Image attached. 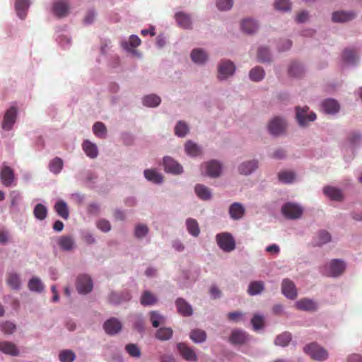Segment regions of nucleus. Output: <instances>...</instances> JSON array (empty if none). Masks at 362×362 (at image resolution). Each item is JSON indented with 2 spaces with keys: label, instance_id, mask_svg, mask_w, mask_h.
<instances>
[{
  "label": "nucleus",
  "instance_id": "1",
  "mask_svg": "<svg viewBox=\"0 0 362 362\" xmlns=\"http://www.w3.org/2000/svg\"><path fill=\"white\" fill-rule=\"evenodd\" d=\"M303 349L312 359L315 361H323L329 356L327 351L315 342L306 345Z\"/></svg>",
  "mask_w": 362,
  "mask_h": 362
},
{
  "label": "nucleus",
  "instance_id": "2",
  "mask_svg": "<svg viewBox=\"0 0 362 362\" xmlns=\"http://www.w3.org/2000/svg\"><path fill=\"white\" fill-rule=\"evenodd\" d=\"M216 240L219 247L224 252H231L235 247V242L231 234L228 233H218Z\"/></svg>",
  "mask_w": 362,
  "mask_h": 362
},
{
  "label": "nucleus",
  "instance_id": "3",
  "mask_svg": "<svg viewBox=\"0 0 362 362\" xmlns=\"http://www.w3.org/2000/svg\"><path fill=\"white\" fill-rule=\"evenodd\" d=\"M308 110L309 108L307 106L296 107V119L300 126H305L316 119V115L313 112H308Z\"/></svg>",
  "mask_w": 362,
  "mask_h": 362
},
{
  "label": "nucleus",
  "instance_id": "4",
  "mask_svg": "<svg viewBox=\"0 0 362 362\" xmlns=\"http://www.w3.org/2000/svg\"><path fill=\"white\" fill-rule=\"evenodd\" d=\"M281 212L289 219L299 218L303 214V209L298 204L288 202L281 208Z\"/></svg>",
  "mask_w": 362,
  "mask_h": 362
},
{
  "label": "nucleus",
  "instance_id": "5",
  "mask_svg": "<svg viewBox=\"0 0 362 362\" xmlns=\"http://www.w3.org/2000/svg\"><path fill=\"white\" fill-rule=\"evenodd\" d=\"M76 289L79 293L86 294L93 289V281L88 275H80L76 281Z\"/></svg>",
  "mask_w": 362,
  "mask_h": 362
},
{
  "label": "nucleus",
  "instance_id": "6",
  "mask_svg": "<svg viewBox=\"0 0 362 362\" xmlns=\"http://www.w3.org/2000/svg\"><path fill=\"white\" fill-rule=\"evenodd\" d=\"M235 70L234 64L229 61H222L218 66V78L220 80H224L228 76L233 74Z\"/></svg>",
  "mask_w": 362,
  "mask_h": 362
},
{
  "label": "nucleus",
  "instance_id": "7",
  "mask_svg": "<svg viewBox=\"0 0 362 362\" xmlns=\"http://www.w3.org/2000/svg\"><path fill=\"white\" fill-rule=\"evenodd\" d=\"M17 110L14 107L9 108L5 113L2 122V128L5 130H11L16 122Z\"/></svg>",
  "mask_w": 362,
  "mask_h": 362
},
{
  "label": "nucleus",
  "instance_id": "8",
  "mask_svg": "<svg viewBox=\"0 0 362 362\" xmlns=\"http://www.w3.org/2000/svg\"><path fill=\"white\" fill-rule=\"evenodd\" d=\"M269 132L273 135H279L285 131L286 122L279 117L274 118L268 126Z\"/></svg>",
  "mask_w": 362,
  "mask_h": 362
},
{
  "label": "nucleus",
  "instance_id": "9",
  "mask_svg": "<svg viewBox=\"0 0 362 362\" xmlns=\"http://www.w3.org/2000/svg\"><path fill=\"white\" fill-rule=\"evenodd\" d=\"M281 291L284 295L288 298L293 300L297 296V290L294 283L288 279L283 280L281 284Z\"/></svg>",
  "mask_w": 362,
  "mask_h": 362
},
{
  "label": "nucleus",
  "instance_id": "10",
  "mask_svg": "<svg viewBox=\"0 0 362 362\" xmlns=\"http://www.w3.org/2000/svg\"><path fill=\"white\" fill-rule=\"evenodd\" d=\"M205 167L206 175L211 177H218L221 172V165L219 162L212 160L203 165Z\"/></svg>",
  "mask_w": 362,
  "mask_h": 362
},
{
  "label": "nucleus",
  "instance_id": "11",
  "mask_svg": "<svg viewBox=\"0 0 362 362\" xmlns=\"http://www.w3.org/2000/svg\"><path fill=\"white\" fill-rule=\"evenodd\" d=\"M103 328L107 334L114 335L121 330L122 325L117 319L112 317L104 323Z\"/></svg>",
  "mask_w": 362,
  "mask_h": 362
},
{
  "label": "nucleus",
  "instance_id": "12",
  "mask_svg": "<svg viewBox=\"0 0 362 362\" xmlns=\"http://www.w3.org/2000/svg\"><path fill=\"white\" fill-rule=\"evenodd\" d=\"M69 6L64 1L57 0L53 4V13L58 18H63L66 16L69 13Z\"/></svg>",
  "mask_w": 362,
  "mask_h": 362
},
{
  "label": "nucleus",
  "instance_id": "13",
  "mask_svg": "<svg viewBox=\"0 0 362 362\" xmlns=\"http://www.w3.org/2000/svg\"><path fill=\"white\" fill-rule=\"evenodd\" d=\"M356 13L354 11H339L332 13V21L337 23H345L355 18Z\"/></svg>",
  "mask_w": 362,
  "mask_h": 362
},
{
  "label": "nucleus",
  "instance_id": "14",
  "mask_svg": "<svg viewBox=\"0 0 362 362\" xmlns=\"http://www.w3.org/2000/svg\"><path fill=\"white\" fill-rule=\"evenodd\" d=\"M165 170L168 173L180 174L182 172V167L170 157L163 158Z\"/></svg>",
  "mask_w": 362,
  "mask_h": 362
},
{
  "label": "nucleus",
  "instance_id": "15",
  "mask_svg": "<svg viewBox=\"0 0 362 362\" xmlns=\"http://www.w3.org/2000/svg\"><path fill=\"white\" fill-rule=\"evenodd\" d=\"M230 217L233 220L241 219L245 213L243 205L239 202L233 203L228 209Z\"/></svg>",
  "mask_w": 362,
  "mask_h": 362
},
{
  "label": "nucleus",
  "instance_id": "16",
  "mask_svg": "<svg viewBox=\"0 0 362 362\" xmlns=\"http://www.w3.org/2000/svg\"><path fill=\"white\" fill-rule=\"evenodd\" d=\"M248 339L249 335L240 329L233 330L229 337V341L233 344H243Z\"/></svg>",
  "mask_w": 362,
  "mask_h": 362
},
{
  "label": "nucleus",
  "instance_id": "17",
  "mask_svg": "<svg viewBox=\"0 0 362 362\" xmlns=\"http://www.w3.org/2000/svg\"><path fill=\"white\" fill-rule=\"evenodd\" d=\"M295 307L299 310L315 311L317 308L316 303L309 298H302L295 303Z\"/></svg>",
  "mask_w": 362,
  "mask_h": 362
},
{
  "label": "nucleus",
  "instance_id": "18",
  "mask_svg": "<svg viewBox=\"0 0 362 362\" xmlns=\"http://www.w3.org/2000/svg\"><path fill=\"white\" fill-rule=\"evenodd\" d=\"M177 349L183 358L189 361H197V356L195 352L192 348L189 347L187 344L180 343L177 344Z\"/></svg>",
  "mask_w": 362,
  "mask_h": 362
},
{
  "label": "nucleus",
  "instance_id": "19",
  "mask_svg": "<svg viewBox=\"0 0 362 362\" xmlns=\"http://www.w3.org/2000/svg\"><path fill=\"white\" fill-rule=\"evenodd\" d=\"M177 312L185 317L191 316L193 313L192 307L183 298H179L175 301Z\"/></svg>",
  "mask_w": 362,
  "mask_h": 362
},
{
  "label": "nucleus",
  "instance_id": "20",
  "mask_svg": "<svg viewBox=\"0 0 362 362\" xmlns=\"http://www.w3.org/2000/svg\"><path fill=\"white\" fill-rule=\"evenodd\" d=\"M346 264L340 259H333L329 264V274L331 276H338L345 270Z\"/></svg>",
  "mask_w": 362,
  "mask_h": 362
},
{
  "label": "nucleus",
  "instance_id": "21",
  "mask_svg": "<svg viewBox=\"0 0 362 362\" xmlns=\"http://www.w3.org/2000/svg\"><path fill=\"white\" fill-rule=\"evenodd\" d=\"M0 178L4 186L10 187L15 178L13 170L8 166L4 167L0 173Z\"/></svg>",
  "mask_w": 362,
  "mask_h": 362
},
{
  "label": "nucleus",
  "instance_id": "22",
  "mask_svg": "<svg viewBox=\"0 0 362 362\" xmlns=\"http://www.w3.org/2000/svg\"><path fill=\"white\" fill-rule=\"evenodd\" d=\"M59 247L64 251H71L75 247V241L71 235H62L57 239Z\"/></svg>",
  "mask_w": 362,
  "mask_h": 362
},
{
  "label": "nucleus",
  "instance_id": "23",
  "mask_svg": "<svg viewBox=\"0 0 362 362\" xmlns=\"http://www.w3.org/2000/svg\"><path fill=\"white\" fill-rule=\"evenodd\" d=\"M323 192L332 200L341 201L343 199V194L338 188L327 186L324 187Z\"/></svg>",
  "mask_w": 362,
  "mask_h": 362
},
{
  "label": "nucleus",
  "instance_id": "24",
  "mask_svg": "<svg viewBox=\"0 0 362 362\" xmlns=\"http://www.w3.org/2000/svg\"><path fill=\"white\" fill-rule=\"evenodd\" d=\"M257 166V161L255 160L244 162L239 165L238 171L242 175H247L255 170Z\"/></svg>",
  "mask_w": 362,
  "mask_h": 362
},
{
  "label": "nucleus",
  "instance_id": "25",
  "mask_svg": "<svg viewBox=\"0 0 362 362\" xmlns=\"http://www.w3.org/2000/svg\"><path fill=\"white\" fill-rule=\"evenodd\" d=\"M29 6L28 0H16L15 8L17 15L20 18L24 19L27 15V11Z\"/></svg>",
  "mask_w": 362,
  "mask_h": 362
},
{
  "label": "nucleus",
  "instance_id": "26",
  "mask_svg": "<svg viewBox=\"0 0 362 362\" xmlns=\"http://www.w3.org/2000/svg\"><path fill=\"white\" fill-rule=\"evenodd\" d=\"M158 301L156 296L149 291H145L141 296L140 303L144 306H149L156 304Z\"/></svg>",
  "mask_w": 362,
  "mask_h": 362
},
{
  "label": "nucleus",
  "instance_id": "27",
  "mask_svg": "<svg viewBox=\"0 0 362 362\" xmlns=\"http://www.w3.org/2000/svg\"><path fill=\"white\" fill-rule=\"evenodd\" d=\"M0 351L6 354L11 356H18L19 353L16 346L13 343L9 341L0 342Z\"/></svg>",
  "mask_w": 362,
  "mask_h": 362
},
{
  "label": "nucleus",
  "instance_id": "28",
  "mask_svg": "<svg viewBox=\"0 0 362 362\" xmlns=\"http://www.w3.org/2000/svg\"><path fill=\"white\" fill-rule=\"evenodd\" d=\"M175 18L180 27L185 29L191 28L192 22L189 15L183 12H178L175 14Z\"/></svg>",
  "mask_w": 362,
  "mask_h": 362
},
{
  "label": "nucleus",
  "instance_id": "29",
  "mask_svg": "<svg viewBox=\"0 0 362 362\" xmlns=\"http://www.w3.org/2000/svg\"><path fill=\"white\" fill-rule=\"evenodd\" d=\"M206 53L202 49H194L191 52L192 60L197 64H203L207 60Z\"/></svg>",
  "mask_w": 362,
  "mask_h": 362
},
{
  "label": "nucleus",
  "instance_id": "30",
  "mask_svg": "<svg viewBox=\"0 0 362 362\" xmlns=\"http://www.w3.org/2000/svg\"><path fill=\"white\" fill-rule=\"evenodd\" d=\"M144 176L148 180L153 183L158 184L162 182L163 176L155 170L147 169L144 170Z\"/></svg>",
  "mask_w": 362,
  "mask_h": 362
},
{
  "label": "nucleus",
  "instance_id": "31",
  "mask_svg": "<svg viewBox=\"0 0 362 362\" xmlns=\"http://www.w3.org/2000/svg\"><path fill=\"white\" fill-rule=\"evenodd\" d=\"M322 107L325 112L333 114L338 112L339 105L335 100L328 99L322 103Z\"/></svg>",
  "mask_w": 362,
  "mask_h": 362
},
{
  "label": "nucleus",
  "instance_id": "32",
  "mask_svg": "<svg viewBox=\"0 0 362 362\" xmlns=\"http://www.w3.org/2000/svg\"><path fill=\"white\" fill-rule=\"evenodd\" d=\"M82 146L83 151L88 157L92 158L97 157L98 148L94 144L91 143L88 140H86L83 141Z\"/></svg>",
  "mask_w": 362,
  "mask_h": 362
},
{
  "label": "nucleus",
  "instance_id": "33",
  "mask_svg": "<svg viewBox=\"0 0 362 362\" xmlns=\"http://www.w3.org/2000/svg\"><path fill=\"white\" fill-rule=\"evenodd\" d=\"M187 231L192 236L197 237L200 233L198 222L194 218H187L186 221Z\"/></svg>",
  "mask_w": 362,
  "mask_h": 362
},
{
  "label": "nucleus",
  "instance_id": "34",
  "mask_svg": "<svg viewBox=\"0 0 362 362\" xmlns=\"http://www.w3.org/2000/svg\"><path fill=\"white\" fill-rule=\"evenodd\" d=\"M264 288V284L262 281H252L247 289V292L250 296H255L260 293Z\"/></svg>",
  "mask_w": 362,
  "mask_h": 362
},
{
  "label": "nucleus",
  "instance_id": "35",
  "mask_svg": "<svg viewBox=\"0 0 362 362\" xmlns=\"http://www.w3.org/2000/svg\"><path fill=\"white\" fill-rule=\"evenodd\" d=\"M194 190L197 195L203 200H208L211 197V194L209 189L203 185H197L195 186Z\"/></svg>",
  "mask_w": 362,
  "mask_h": 362
},
{
  "label": "nucleus",
  "instance_id": "36",
  "mask_svg": "<svg viewBox=\"0 0 362 362\" xmlns=\"http://www.w3.org/2000/svg\"><path fill=\"white\" fill-rule=\"evenodd\" d=\"M278 178L283 183L290 184L294 181L296 175L293 171L283 170L278 173Z\"/></svg>",
  "mask_w": 362,
  "mask_h": 362
},
{
  "label": "nucleus",
  "instance_id": "37",
  "mask_svg": "<svg viewBox=\"0 0 362 362\" xmlns=\"http://www.w3.org/2000/svg\"><path fill=\"white\" fill-rule=\"evenodd\" d=\"M54 209L64 219H67L69 216V209L66 204L64 201H59L55 204Z\"/></svg>",
  "mask_w": 362,
  "mask_h": 362
},
{
  "label": "nucleus",
  "instance_id": "38",
  "mask_svg": "<svg viewBox=\"0 0 362 362\" xmlns=\"http://www.w3.org/2000/svg\"><path fill=\"white\" fill-rule=\"evenodd\" d=\"M241 28L244 32L250 34L255 33L257 30L258 25L255 21L252 19H245L242 22Z\"/></svg>",
  "mask_w": 362,
  "mask_h": 362
},
{
  "label": "nucleus",
  "instance_id": "39",
  "mask_svg": "<svg viewBox=\"0 0 362 362\" xmlns=\"http://www.w3.org/2000/svg\"><path fill=\"white\" fill-rule=\"evenodd\" d=\"M28 288L31 291L40 293L44 290L45 286L37 277H33L28 282Z\"/></svg>",
  "mask_w": 362,
  "mask_h": 362
},
{
  "label": "nucleus",
  "instance_id": "40",
  "mask_svg": "<svg viewBox=\"0 0 362 362\" xmlns=\"http://www.w3.org/2000/svg\"><path fill=\"white\" fill-rule=\"evenodd\" d=\"M186 153L191 156H197L201 154V148L194 143L188 141L185 145Z\"/></svg>",
  "mask_w": 362,
  "mask_h": 362
},
{
  "label": "nucleus",
  "instance_id": "41",
  "mask_svg": "<svg viewBox=\"0 0 362 362\" xmlns=\"http://www.w3.org/2000/svg\"><path fill=\"white\" fill-rule=\"evenodd\" d=\"M160 98L155 94L148 95L143 98V103L147 107H154L160 103Z\"/></svg>",
  "mask_w": 362,
  "mask_h": 362
},
{
  "label": "nucleus",
  "instance_id": "42",
  "mask_svg": "<svg viewBox=\"0 0 362 362\" xmlns=\"http://www.w3.org/2000/svg\"><path fill=\"white\" fill-rule=\"evenodd\" d=\"M189 337L194 342L201 343L206 340V334L204 330L196 329L191 332Z\"/></svg>",
  "mask_w": 362,
  "mask_h": 362
},
{
  "label": "nucleus",
  "instance_id": "43",
  "mask_svg": "<svg viewBox=\"0 0 362 362\" xmlns=\"http://www.w3.org/2000/svg\"><path fill=\"white\" fill-rule=\"evenodd\" d=\"M63 160L60 158L56 157L50 161L49 168L52 173L59 174L63 168Z\"/></svg>",
  "mask_w": 362,
  "mask_h": 362
},
{
  "label": "nucleus",
  "instance_id": "44",
  "mask_svg": "<svg viewBox=\"0 0 362 362\" xmlns=\"http://www.w3.org/2000/svg\"><path fill=\"white\" fill-rule=\"evenodd\" d=\"M291 340V334L289 332H284L275 339V344L281 346H287Z\"/></svg>",
  "mask_w": 362,
  "mask_h": 362
},
{
  "label": "nucleus",
  "instance_id": "45",
  "mask_svg": "<svg viewBox=\"0 0 362 362\" xmlns=\"http://www.w3.org/2000/svg\"><path fill=\"white\" fill-rule=\"evenodd\" d=\"M149 315L150 320L154 327H158L160 325L163 324L165 322V317L157 311H151L149 313Z\"/></svg>",
  "mask_w": 362,
  "mask_h": 362
},
{
  "label": "nucleus",
  "instance_id": "46",
  "mask_svg": "<svg viewBox=\"0 0 362 362\" xmlns=\"http://www.w3.org/2000/svg\"><path fill=\"white\" fill-rule=\"evenodd\" d=\"M264 76V71L259 66H256L250 71V78L253 81H259Z\"/></svg>",
  "mask_w": 362,
  "mask_h": 362
},
{
  "label": "nucleus",
  "instance_id": "47",
  "mask_svg": "<svg viewBox=\"0 0 362 362\" xmlns=\"http://www.w3.org/2000/svg\"><path fill=\"white\" fill-rule=\"evenodd\" d=\"M34 216L39 220H44L47 217V208L42 204H37L33 211Z\"/></svg>",
  "mask_w": 362,
  "mask_h": 362
},
{
  "label": "nucleus",
  "instance_id": "48",
  "mask_svg": "<svg viewBox=\"0 0 362 362\" xmlns=\"http://www.w3.org/2000/svg\"><path fill=\"white\" fill-rule=\"evenodd\" d=\"M59 358L61 362H73L76 358V355L71 350L66 349L59 353Z\"/></svg>",
  "mask_w": 362,
  "mask_h": 362
},
{
  "label": "nucleus",
  "instance_id": "49",
  "mask_svg": "<svg viewBox=\"0 0 362 362\" xmlns=\"http://www.w3.org/2000/svg\"><path fill=\"white\" fill-rule=\"evenodd\" d=\"M173 335V330L170 328L162 327L160 328L156 334L157 339L160 340H168L171 338Z\"/></svg>",
  "mask_w": 362,
  "mask_h": 362
},
{
  "label": "nucleus",
  "instance_id": "50",
  "mask_svg": "<svg viewBox=\"0 0 362 362\" xmlns=\"http://www.w3.org/2000/svg\"><path fill=\"white\" fill-rule=\"evenodd\" d=\"M93 131L95 136L100 138H105L107 129L105 124L100 122H97L93 127Z\"/></svg>",
  "mask_w": 362,
  "mask_h": 362
},
{
  "label": "nucleus",
  "instance_id": "51",
  "mask_svg": "<svg viewBox=\"0 0 362 362\" xmlns=\"http://www.w3.org/2000/svg\"><path fill=\"white\" fill-rule=\"evenodd\" d=\"M303 73V66L298 62H293L288 69V74L291 76L298 77Z\"/></svg>",
  "mask_w": 362,
  "mask_h": 362
},
{
  "label": "nucleus",
  "instance_id": "52",
  "mask_svg": "<svg viewBox=\"0 0 362 362\" xmlns=\"http://www.w3.org/2000/svg\"><path fill=\"white\" fill-rule=\"evenodd\" d=\"M130 299L131 295L129 293H127L124 296H122L115 293H112L109 297L110 302L114 304H118L122 301L129 300Z\"/></svg>",
  "mask_w": 362,
  "mask_h": 362
},
{
  "label": "nucleus",
  "instance_id": "53",
  "mask_svg": "<svg viewBox=\"0 0 362 362\" xmlns=\"http://www.w3.org/2000/svg\"><path fill=\"white\" fill-rule=\"evenodd\" d=\"M16 325L11 322L6 321L0 323V330L5 334H11L16 331Z\"/></svg>",
  "mask_w": 362,
  "mask_h": 362
},
{
  "label": "nucleus",
  "instance_id": "54",
  "mask_svg": "<svg viewBox=\"0 0 362 362\" xmlns=\"http://www.w3.org/2000/svg\"><path fill=\"white\" fill-rule=\"evenodd\" d=\"M7 283L13 289H18L20 288L21 281L19 276L16 274H9L7 279Z\"/></svg>",
  "mask_w": 362,
  "mask_h": 362
},
{
  "label": "nucleus",
  "instance_id": "55",
  "mask_svg": "<svg viewBox=\"0 0 362 362\" xmlns=\"http://www.w3.org/2000/svg\"><path fill=\"white\" fill-rule=\"evenodd\" d=\"M125 350L132 357L139 358L141 356V350L136 344H127L125 346Z\"/></svg>",
  "mask_w": 362,
  "mask_h": 362
},
{
  "label": "nucleus",
  "instance_id": "56",
  "mask_svg": "<svg viewBox=\"0 0 362 362\" xmlns=\"http://www.w3.org/2000/svg\"><path fill=\"white\" fill-rule=\"evenodd\" d=\"M251 323L252 325L254 330L257 331L264 327V318L261 315H255L251 320Z\"/></svg>",
  "mask_w": 362,
  "mask_h": 362
},
{
  "label": "nucleus",
  "instance_id": "57",
  "mask_svg": "<svg viewBox=\"0 0 362 362\" xmlns=\"http://www.w3.org/2000/svg\"><path fill=\"white\" fill-rule=\"evenodd\" d=\"M188 130V127L185 122H179L175 126V133L177 136L183 137L187 134Z\"/></svg>",
  "mask_w": 362,
  "mask_h": 362
},
{
  "label": "nucleus",
  "instance_id": "58",
  "mask_svg": "<svg viewBox=\"0 0 362 362\" xmlns=\"http://www.w3.org/2000/svg\"><path fill=\"white\" fill-rule=\"evenodd\" d=\"M257 58L260 62H266L270 60V53L267 48L260 47L258 49Z\"/></svg>",
  "mask_w": 362,
  "mask_h": 362
},
{
  "label": "nucleus",
  "instance_id": "59",
  "mask_svg": "<svg viewBox=\"0 0 362 362\" xmlns=\"http://www.w3.org/2000/svg\"><path fill=\"white\" fill-rule=\"evenodd\" d=\"M343 59L349 63H354L356 59V53L353 49H346L343 52Z\"/></svg>",
  "mask_w": 362,
  "mask_h": 362
},
{
  "label": "nucleus",
  "instance_id": "60",
  "mask_svg": "<svg viewBox=\"0 0 362 362\" xmlns=\"http://www.w3.org/2000/svg\"><path fill=\"white\" fill-rule=\"evenodd\" d=\"M276 10L286 11L291 9V3L288 0H276L274 3Z\"/></svg>",
  "mask_w": 362,
  "mask_h": 362
},
{
  "label": "nucleus",
  "instance_id": "61",
  "mask_svg": "<svg viewBox=\"0 0 362 362\" xmlns=\"http://www.w3.org/2000/svg\"><path fill=\"white\" fill-rule=\"evenodd\" d=\"M148 232V228L146 225L139 224L136 226L134 234L138 238H144Z\"/></svg>",
  "mask_w": 362,
  "mask_h": 362
},
{
  "label": "nucleus",
  "instance_id": "62",
  "mask_svg": "<svg viewBox=\"0 0 362 362\" xmlns=\"http://www.w3.org/2000/svg\"><path fill=\"white\" fill-rule=\"evenodd\" d=\"M216 5L221 11L229 10L233 6V0H217Z\"/></svg>",
  "mask_w": 362,
  "mask_h": 362
},
{
  "label": "nucleus",
  "instance_id": "63",
  "mask_svg": "<svg viewBox=\"0 0 362 362\" xmlns=\"http://www.w3.org/2000/svg\"><path fill=\"white\" fill-rule=\"evenodd\" d=\"M319 245L325 244L331 240L330 234L326 230H320L318 233Z\"/></svg>",
  "mask_w": 362,
  "mask_h": 362
},
{
  "label": "nucleus",
  "instance_id": "64",
  "mask_svg": "<svg viewBox=\"0 0 362 362\" xmlns=\"http://www.w3.org/2000/svg\"><path fill=\"white\" fill-rule=\"evenodd\" d=\"M97 227L103 232L107 233L110 230L111 225L110 222L105 219H100L97 222Z\"/></svg>",
  "mask_w": 362,
  "mask_h": 362
}]
</instances>
